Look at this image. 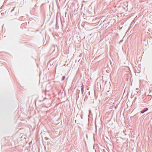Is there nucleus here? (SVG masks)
<instances>
[{"mask_svg": "<svg viewBox=\"0 0 152 152\" xmlns=\"http://www.w3.org/2000/svg\"><path fill=\"white\" fill-rule=\"evenodd\" d=\"M80 92V90H79L78 89H77V93H78L79 95V94Z\"/></svg>", "mask_w": 152, "mask_h": 152, "instance_id": "nucleus-7", "label": "nucleus"}, {"mask_svg": "<svg viewBox=\"0 0 152 152\" xmlns=\"http://www.w3.org/2000/svg\"><path fill=\"white\" fill-rule=\"evenodd\" d=\"M24 17L23 16H21L19 18V20H21L23 19H25Z\"/></svg>", "mask_w": 152, "mask_h": 152, "instance_id": "nucleus-3", "label": "nucleus"}, {"mask_svg": "<svg viewBox=\"0 0 152 152\" xmlns=\"http://www.w3.org/2000/svg\"><path fill=\"white\" fill-rule=\"evenodd\" d=\"M148 110V108H145L144 109L142 110L141 111V113H145V112L147 111Z\"/></svg>", "mask_w": 152, "mask_h": 152, "instance_id": "nucleus-1", "label": "nucleus"}, {"mask_svg": "<svg viewBox=\"0 0 152 152\" xmlns=\"http://www.w3.org/2000/svg\"><path fill=\"white\" fill-rule=\"evenodd\" d=\"M16 11L17 12H16L15 13V14H14V15H18V12H17L18 11L17 10H16Z\"/></svg>", "mask_w": 152, "mask_h": 152, "instance_id": "nucleus-4", "label": "nucleus"}, {"mask_svg": "<svg viewBox=\"0 0 152 152\" xmlns=\"http://www.w3.org/2000/svg\"><path fill=\"white\" fill-rule=\"evenodd\" d=\"M81 87V94H83L84 92V87L83 84H82V85Z\"/></svg>", "mask_w": 152, "mask_h": 152, "instance_id": "nucleus-2", "label": "nucleus"}, {"mask_svg": "<svg viewBox=\"0 0 152 152\" xmlns=\"http://www.w3.org/2000/svg\"><path fill=\"white\" fill-rule=\"evenodd\" d=\"M89 113L90 114L91 113V111L90 110H89Z\"/></svg>", "mask_w": 152, "mask_h": 152, "instance_id": "nucleus-8", "label": "nucleus"}, {"mask_svg": "<svg viewBox=\"0 0 152 152\" xmlns=\"http://www.w3.org/2000/svg\"><path fill=\"white\" fill-rule=\"evenodd\" d=\"M16 8V7H14V8L11 10V12H12L14 11Z\"/></svg>", "mask_w": 152, "mask_h": 152, "instance_id": "nucleus-6", "label": "nucleus"}, {"mask_svg": "<svg viewBox=\"0 0 152 152\" xmlns=\"http://www.w3.org/2000/svg\"><path fill=\"white\" fill-rule=\"evenodd\" d=\"M65 76H63L62 77V79H61L62 80V81L64 80L65 79Z\"/></svg>", "mask_w": 152, "mask_h": 152, "instance_id": "nucleus-5", "label": "nucleus"}]
</instances>
